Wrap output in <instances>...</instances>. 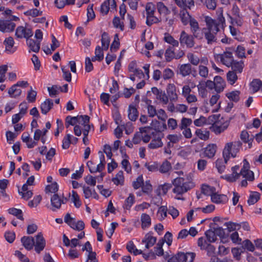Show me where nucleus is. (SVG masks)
Segmentation results:
<instances>
[{"mask_svg":"<svg viewBox=\"0 0 262 262\" xmlns=\"http://www.w3.org/2000/svg\"><path fill=\"white\" fill-rule=\"evenodd\" d=\"M244 162L245 163L241 170V175L244 178H245L247 180L252 181L254 179V173L252 171L249 169V163L246 159H244Z\"/></svg>","mask_w":262,"mask_h":262,"instance_id":"nucleus-12","label":"nucleus"},{"mask_svg":"<svg viewBox=\"0 0 262 262\" xmlns=\"http://www.w3.org/2000/svg\"><path fill=\"white\" fill-rule=\"evenodd\" d=\"M53 106V102L52 99H47L40 104V109L43 114H47Z\"/></svg>","mask_w":262,"mask_h":262,"instance_id":"nucleus-23","label":"nucleus"},{"mask_svg":"<svg viewBox=\"0 0 262 262\" xmlns=\"http://www.w3.org/2000/svg\"><path fill=\"white\" fill-rule=\"evenodd\" d=\"M233 50L231 51H226L223 54H219L216 55L217 59H220L223 64H225L228 67H230L232 63L234 61L233 57Z\"/></svg>","mask_w":262,"mask_h":262,"instance_id":"nucleus-7","label":"nucleus"},{"mask_svg":"<svg viewBox=\"0 0 262 262\" xmlns=\"http://www.w3.org/2000/svg\"><path fill=\"white\" fill-rule=\"evenodd\" d=\"M71 143V135L69 134H68L63 139L62 147L64 149H67L69 147Z\"/></svg>","mask_w":262,"mask_h":262,"instance_id":"nucleus-58","label":"nucleus"},{"mask_svg":"<svg viewBox=\"0 0 262 262\" xmlns=\"http://www.w3.org/2000/svg\"><path fill=\"white\" fill-rule=\"evenodd\" d=\"M193 35H189L185 31L181 32L180 42L181 45H186L187 48H192L194 45Z\"/></svg>","mask_w":262,"mask_h":262,"instance_id":"nucleus-8","label":"nucleus"},{"mask_svg":"<svg viewBox=\"0 0 262 262\" xmlns=\"http://www.w3.org/2000/svg\"><path fill=\"white\" fill-rule=\"evenodd\" d=\"M157 238L153 236L151 233H147L142 241V243L145 244V248L149 249L156 243Z\"/></svg>","mask_w":262,"mask_h":262,"instance_id":"nucleus-19","label":"nucleus"},{"mask_svg":"<svg viewBox=\"0 0 262 262\" xmlns=\"http://www.w3.org/2000/svg\"><path fill=\"white\" fill-rule=\"evenodd\" d=\"M195 134L200 139L203 140H207L209 137V132L206 129H197Z\"/></svg>","mask_w":262,"mask_h":262,"instance_id":"nucleus-34","label":"nucleus"},{"mask_svg":"<svg viewBox=\"0 0 262 262\" xmlns=\"http://www.w3.org/2000/svg\"><path fill=\"white\" fill-rule=\"evenodd\" d=\"M112 181L116 185L119 184L122 185L124 182L123 172L121 170L119 171L116 174V177L112 179Z\"/></svg>","mask_w":262,"mask_h":262,"instance_id":"nucleus-36","label":"nucleus"},{"mask_svg":"<svg viewBox=\"0 0 262 262\" xmlns=\"http://www.w3.org/2000/svg\"><path fill=\"white\" fill-rule=\"evenodd\" d=\"M21 242L24 247L28 250L32 249L34 245V238L31 236L23 237Z\"/></svg>","mask_w":262,"mask_h":262,"instance_id":"nucleus-22","label":"nucleus"},{"mask_svg":"<svg viewBox=\"0 0 262 262\" xmlns=\"http://www.w3.org/2000/svg\"><path fill=\"white\" fill-rule=\"evenodd\" d=\"M240 93L239 91H233L226 93V96L230 101L237 102L239 100Z\"/></svg>","mask_w":262,"mask_h":262,"instance_id":"nucleus-31","label":"nucleus"},{"mask_svg":"<svg viewBox=\"0 0 262 262\" xmlns=\"http://www.w3.org/2000/svg\"><path fill=\"white\" fill-rule=\"evenodd\" d=\"M201 1L208 9L213 10L216 8V2L215 0H201Z\"/></svg>","mask_w":262,"mask_h":262,"instance_id":"nucleus-42","label":"nucleus"},{"mask_svg":"<svg viewBox=\"0 0 262 262\" xmlns=\"http://www.w3.org/2000/svg\"><path fill=\"white\" fill-rule=\"evenodd\" d=\"M141 227L143 229L148 228L151 225V218L146 213H142L141 215Z\"/></svg>","mask_w":262,"mask_h":262,"instance_id":"nucleus-26","label":"nucleus"},{"mask_svg":"<svg viewBox=\"0 0 262 262\" xmlns=\"http://www.w3.org/2000/svg\"><path fill=\"white\" fill-rule=\"evenodd\" d=\"M180 18L183 25H187L193 17L190 15L186 8H183L180 11Z\"/></svg>","mask_w":262,"mask_h":262,"instance_id":"nucleus-18","label":"nucleus"},{"mask_svg":"<svg viewBox=\"0 0 262 262\" xmlns=\"http://www.w3.org/2000/svg\"><path fill=\"white\" fill-rule=\"evenodd\" d=\"M58 190V185L57 183L55 182L52 183L50 185H48L46 187L45 191L46 193L51 192L56 193V192Z\"/></svg>","mask_w":262,"mask_h":262,"instance_id":"nucleus-47","label":"nucleus"},{"mask_svg":"<svg viewBox=\"0 0 262 262\" xmlns=\"http://www.w3.org/2000/svg\"><path fill=\"white\" fill-rule=\"evenodd\" d=\"M172 168L171 163L167 160H165L162 164L159 166L158 170L162 173H166L169 172Z\"/></svg>","mask_w":262,"mask_h":262,"instance_id":"nucleus-29","label":"nucleus"},{"mask_svg":"<svg viewBox=\"0 0 262 262\" xmlns=\"http://www.w3.org/2000/svg\"><path fill=\"white\" fill-rule=\"evenodd\" d=\"M146 16L154 15L156 10V6L152 3H147L145 7Z\"/></svg>","mask_w":262,"mask_h":262,"instance_id":"nucleus-56","label":"nucleus"},{"mask_svg":"<svg viewBox=\"0 0 262 262\" xmlns=\"http://www.w3.org/2000/svg\"><path fill=\"white\" fill-rule=\"evenodd\" d=\"M187 57L189 61L194 66H198L200 63V59L193 53H188Z\"/></svg>","mask_w":262,"mask_h":262,"instance_id":"nucleus-46","label":"nucleus"},{"mask_svg":"<svg viewBox=\"0 0 262 262\" xmlns=\"http://www.w3.org/2000/svg\"><path fill=\"white\" fill-rule=\"evenodd\" d=\"M134 202L135 196L133 194L130 193L128 198L125 200L123 207L125 209L129 210Z\"/></svg>","mask_w":262,"mask_h":262,"instance_id":"nucleus-40","label":"nucleus"},{"mask_svg":"<svg viewBox=\"0 0 262 262\" xmlns=\"http://www.w3.org/2000/svg\"><path fill=\"white\" fill-rule=\"evenodd\" d=\"M242 143L240 141L229 142L226 144L223 149V156L225 163H227L230 156L234 158L241 148Z\"/></svg>","mask_w":262,"mask_h":262,"instance_id":"nucleus-2","label":"nucleus"},{"mask_svg":"<svg viewBox=\"0 0 262 262\" xmlns=\"http://www.w3.org/2000/svg\"><path fill=\"white\" fill-rule=\"evenodd\" d=\"M191 32L196 38L201 39L203 37V33L201 32L198 21L193 17L189 23Z\"/></svg>","mask_w":262,"mask_h":262,"instance_id":"nucleus-10","label":"nucleus"},{"mask_svg":"<svg viewBox=\"0 0 262 262\" xmlns=\"http://www.w3.org/2000/svg\"><path fill=\"white\" fill-rule=\"evenodd\" d=\"M161 21V19L155 16L154 14L146 16V24L148 26H151L154 24H158Z\"/></svg>","mask_w":262,"mask_h":262,"instance_id":"nucleus-39","label":"nucleus"},{"mask_svg":"<svg viewBox=\"0 0 262 262\" xmlns=\"http://www.w3.org/2000/svg\"><path fill=\"white\" fill-rule=\"evenodd\" d=\"M120 42L119 41L118 35L117 34H115L114 40L112 43L110 48V50L112 52H116L119 48Z\"/></svg>","mask_w":262,"mask_h":262,"instance_id":"nucleus-59","label":"nucleus"},{"mask_svg":"<svg viewBox=\"0 0 262 262\" xmlns=\"http://www.w3.org/2000/svg\"><path fill=\"white\" fill-rule=\"evenodd\" d=\"M71 200L74 203V206L76 208H79L81 205L79 195H78L77 193L74 190L72 191Z\"/></svg>","mask_w":262,"mask_h":262,"instance_id":"nucleus-48","label":"nucleus"},{"mask_svg":"<svg viewBox=\"0 0 262 262\" xmlns=\"http://www.w3.org/2000/svg\"><path fill=\"white\" fill-rule=\"evenodd\" d=\"M219 118L220 115H213L209 116L208 118V123L212 124V126L211 128L216 134H221L222 132H224L228 126V125L224 126L219 125V123L217 121L219 119Z\"/></svg>","mask_w":262,"mask_h":262,"instance_id":"nucleus-5","label":"nucleus"},{"mask_svg":"<svg viewBox=\"0 0 262 262\" xmlns=\"http://www.w3.org/2000/svg\"><path fill=\"white\" fill-rule=\"evenodd\" d=\"M211 201L216 204H225L228 201V198L225 194H219L215 192L211 196Z\"/></svg>","mask_w":262,"mask_h":262,"instance_id":"nucleus-20","label":"nucleus"},{"mask_svg":"<svg viewBox=\"0 0 262 262\" xmlns=\"http://www.w3.org/2000/svg\"><path fill=\"white\" fill-rule=\"evenodd\" d=\"M205 38L207 40L208 44H212L213 42H216L217 38L216 37V33L213 32L210 30L205 29H203Z\"/></svg>","mask_w":262,"mask_h":262,"instance_id":"nucleus-24","label":"nucleus"},{"mask_svg":"<svg viewBox=\"0 0 262 262\" xmlns=\"http://www.w3.org/2000/svg\"><path fill=\"white\" fill-rule=\"evenodd\" d=\"M8 93L10 97L15 98L20 95L21 90L18 89L15 84H14L8 90Z\"/></svg>","mask_w":262,"mask_h":262,"instance_id":"nucleus-28","label":"nucleus"},{"mask_svg":"<svg viewBox=\"0 0 262 262\" xmlns=\"http://www.w3.org/2000/svg\"><path fill=\"white\" fill-rule=\"evenodd\" d=\"M36 242H34V250L37 253H40L46 246V241L41 232L38 233L36 236Z\"/></svg>","mask_w":262,"mask_h":262,"instance_id":"nucleus-11","label":"nucleus"},{"mask_svg":"<svg viewBox=\"0 0 262 262\" xmlns=\"http://www.w3.org/2000/svg\"><path fill=\"white\" fill-rule=\"evenodd\" d=\"M195 257V253L194 252H178L174 256L172 257L169 262H193Z\"/></svg>","mask_w":262,"mask_h":262,"instance_id":"nucleus-4","label":"nucleus"},{"mask_svg":"<svg viewBox=\"0 0 262 262\" xmlns=\"http://www.w3.org/2000/svg\"><path fill=\"white\" fill-rule=\"evenodd\" d=\"M139 115L137 109L132 105H130L128 109V117L132 121H135Z\"/></svg>","mask_w":262,"mask_h":262,"instance_id":"nucleus-25","label":"nucleus"},{"mask_svg":"<svg viewBox=\"0 0 262 262\" xmlns=\"http://www.w3.org/2000/svg\"><path fill=\"white\" fill-rule=\"evenodd\" d=\"M167 96L171 101H176L178 99V95L176 93V87L173 84L169 83L166 88Z\"/></svg>","mask_w":262,"mask_h":262,"instance_id":"nucleus-16","label":"nucleus"},{"mask_svg":"<svg viewBox=\"0 0 262 262\" xmlns=\"http://www.w3.org/2000/svg\"><path fill=\"white\" fill-rule=\"evenodd\" d=\"M151 102V101L150 100H146V102L147 104L146 108L147 110L148 116L149 117L152 118L157 115V112L156 107L150 104Z\"/></svg>","mask_w":262,"mask_h":262,"instance_id":"nucleus-33","label":"nucleus"},{"mask_svg":"<svg viewBox=\"0 0 262 262\" xmlns=\"http://www.w3.org/2000/svg\"><path fill=\"white\" fill-rule=\"evenodd\" d=\"M164 40L165 42L171 45V47H178L179 46V42L178 40L174 39L173 37L169 34H165L164 37Z\"/></svg>","mask_w":262,"mask_h":262,"instance_id":"nucleus-41","label":"nucleus"},{"mask_svg":"<svg viewBox=\"0 0 262 262\" xmlns=\"http://www.w3.org/2000/svg\"><path fill=\"white\" fill-rule=\"evenodd\" d=\"M151 129H153L155 132L152 133H162L166 129V125L164 122H161L157 120H153L150 123Z\"/></svg>","mask_w":262,"mask_h":262,"instance_id":"nucleus-17","label":"nucleus"},{"mask_svg":"<svg viewBox=\"0 0 262 262\" xmlns=\"http://www.w3.org/2000/svg\"><path fill=\"white\" fill-rule=\"evenodd\" d=\"M217 146L215 144H210L204 149V155L208 158L214 156L216 151Z\"/></svg>","mask_w":262,"mask_h":262,"instance_id":"nucleus-21","label":"nucleus"},{"mask_svg":"<svg viewBox=\"0 0 262 262\" xmlns=\"http://www.w3.org/2000/svg\"><path fill=\"white\" fill-rule=\"evenodd\" d=\"M144 166L149 171L151 172L158 171L159 169V164L156 162L146 163L144 164Z\"/></svg>","mask_w":262,"mask_h":262,"instance_id":"nucleus-49","label":"nucleus"},{"mask_svg":"<svg viewBox=\"0 0 262 262\" xmlns=\"http://www.w3.org/2000/svg\"><path fill=\"white\" fill-rule=\"evenodd\" d=\"M27 45L30 50L34 52H38L40 49V41H37L32 39H28L27 40Z\"/></svg>","mask_w":262,"mask_h":262,"instance_id":"nucleus-27","label":"nucleus"},{"mask_svg":"<svg viewBox=\"0 0 262 262\" xmlns=\"http://www.w3.org/2000/svg\"><path fill=\"white\" fill-rule=\"evenodd\" d=\"M192 122L191 119L183 117L181 120V123L179 124V127L181 130H183L185 128H188Z\"/></svg>","mask_w":262,"mask_h":262,"instance_id":"nucleus-43","label":"nucleus"},{"mask_svg":"<svg viewBox=\"0 0 262 262\" xmlns=\"http://www.w3.org/2000/svg\"><path fill=\"white\" fill-rule=\"evenodd\" d=\"M173 75V72L171 69L166 68L163 71L162 77L164 80H167L171 78Z\"/></svg>","mask_w":262,"mask_h":262,"instance_id":"nucleus-64","label":"nucleus"},{"mask_svg":"<svg viewBox=\"0 0 262 262\" xmlns=\"http://www.w3.org/2000/svg\"><path fill=\"white\" fill-rule=\"evenodd\" d=\"M201 190L203 194L206 195H210L211 197L212 195L215 193L216 189L214 187L203 184L202 186Z\"/></svg>","mask_w":262,"mask_h":262,"instance_id":"nucleus-32","label":"nucleus"},{"mask_svg":"<svg viewBox=\"0 0 262 262\" xmlns=\"http://www.w3.org/2000/svg\"><path fill=\"white\" fill-rule=\"evenodd\" d=\"M260 199V193L254 191L249 196L248 200V203L249 205H253L256 203Z\"/></svg>","mask_w":262,"mask_h":262,"instance_id":"nucleus-38","label":"nucleus"},{"mask_svg":"<svg viewBox=\"0 0 262 262\" xmlns=\"http://www.w3.org/2000/svg\"><path fill=\"white\" fill-rule=\"evenodd\" d=\"M208 69L204 66L200 65L199 66V73L200 76L203 78H207L208 75Z\"/></svg>","mask_w":262,"mask_h":262,"instance_id":"nucleus-60","label":"nucleus"},{"mask_svg":"<svg viewBox=\"0 0 262 262\" xmlns=\"http://www.w3.org/2000/svg\"><path fill=\"white\" fill-rule=\"evenodd\" d=\"M205 235L209 243L214 242L216 240V235L212 229L206 231Z\"/></svg>","mask_w":262,"mask_h":262,"instance_id":"nucleus-57","label":"nucleus"},{"mask_svg":"<svg viewBox=\"0 0 262 262\" xmlns=\"http://www.w3.org/2000/svg\"><path fill=\"white\" fill-rule=\"evenodd\" d=\"M172 183L174 186L172 191L177 194H182L194 187L192 182H185L184 178L180 177L174 179Z\"/></svg>","mask_w":262,"mask_h":262,"instance_id":"nucleus-3","label":"nucleus"},{"mask_svg":"<svg viewBox=\"0 0 262 262\" xmlns=\"http://www.w3.org/2000/svg\"><path fill=\"white\" fill-rule=\"evenodd\" d=\"M230 67H231L234 72L241 73L244 68V62L242 61H237L234 60Z\"/></svg>","mask_w":262,"mask_h":262,"instance_id":"nucleus-35","label":"nucleus"},{"mask_svg":"<svg viewBox=\"0 0 262 262\" xmlns=\"http://www.w3.org/2000/svg\"><path fill=\"white\" fill-rule=\"evenodd\" d=\"M157 8L158 12L160 14L166 15L168 14V9L162 2H158L157 4Z\"/></svg>","mask_w":262,"mask_h":262,"instance_id":"nucleus-50","label":"nucleus"},{"mask_svg":"<svg viewBox=\"0 0 262 262\" xmlns=\"http://www.w3.org/2000/svg\"><path fill=\"white\" fill-rule=\"evenodd\" d=\"M227 78L228 82L232 85L237 80V76L234 71H229L227 74Z\"/></svg>","mask_w":262,"mask_h":262,"instance_id":"nucleus-55","label":"nucleus"},{"mask_svg":"<svg viewBox=\"0 0 262 262\" xmlns=\"http://www.w3.org/2000/svg\"><path fill=\"white\" fill-rule=\"evenodd\" d=\"M33 34V31L31 28H25L23 26L18 27L15 31V36L17 38H25L27 40L32 36Z\"/></svg>","mask_w":262,"mask_h":262,"instance_id":"nucleus-9","label":"nucleus"},{"mask_svg":"<svg viewBox=\"0 0 262 262\" xmlns=\"http://www.w3.org/2000/svg\"><path fill=\"white\" fill-rule=\"evenodd\" d=\"M262 85L261 81L258 79H254L250 83L253 93L257 92Z\"/></svg>","mask_w":262,"mask_h":262,"instance_id":"nucleus-51","label":"nucleus"},{"mask_svg":"<svg viewBox=\"0 0 262 262\" xmlns=\"http://www.w3.org/2000/svg\"><path fill=\"white\" fill-rule=\"evenodd\" d=\"M165 57L167 61H170L172 59L175 58L176 53L173 47H169L165 53Z\"/></svg>","mask_w":262,"mask_h":262,"instance_id":"nucleus-37","label":"nucleus"},{"mask_svg":"<svg viewBox=\"0 0 262 262\" xmlns=\"http://www.w3.org/2000/svg\"><path fill=\"white\" fill-rule=\"evenodd\" d=\"M15 27V24L9 20L0 21V31L9 32L13 31Z\"/></svg>","mask_w":262,"mask_h":262,"instance_id":"nucleus-14","label":"nucleus"},{"mask_svg":"<svg viewBox=\"0 0 262 262\" xmlns=\"http://www.w3.org/2000/svg\"><path fill=\"white\" fill-rule=\"evenodd\" d=\"M142 184H143V176L140 175L136 179V181L133 182V187L134 189H138L142 186Z\"/></svg>","mask_w":262,"mask_h":262,"instance_id":"nucleus-63","label":"nucleus"},{"mask_svg":"<svg viewBox=\"0 0 262 262\" xmlns=\"http://www.w3.org/2000/svg\"><path fill=\"white\" fill-rule=\"evenodd\" d=\"M225 225L227 227L229 231H235L239 230L241 228V224L233 222H227L225 223Z\"/></svg>","mask_w":262,"mask_h":262,"instance_id":"nucleus-53","label":"nucleus"},{"mask_svg":"<svg viewBox=\"0 0 262 262\" xmlns=\"http://www.w3.org/2000/svg\"><path fill=\"white\" fill-rule=\"evenodd\" d=\"M217 17L213 19L210 17L207 16L205 18L207 28L205 29L210 30L214 33H217L220 28H224L225 24V19L223 15V10L217 12Z\"/></svg>","mask_w":262,"mask_h":262,"instance_id":"nucleus-1","label":"nucleus"},{"mask_svg":"<svg viewBox=\"0 0 262 262\" xmlns=\"http://www.w3.org/2000/svg\"><path fill=\"white\" fill-rule=\"evenodd\" d=\"M191 72V66L189 63L183 64L180 68V73L185 77L190 74Z\"/></svg>","mask_w":262,"mask_h":262,"instance_id":"nucleus-30","label":"nucleus"},{"mask_svg":"<svg viewBox=\"0 0 262 262\" xmlns=\"http://www.w3.org/2000/svg\"><path fill=\"white\" fill-rule=\"evenodd\" d=\"M8 212L10 214L15 215L17 219L23 221L24 220L23 216V212L21 210L16 209L15 208H11L8 210Z\"/></svg>","mask_w":262,"mask_h":262,"instance_id":"nucleus-44","label":"nucleus"},{"mask_svg":"<svg viewBox=\"0 0 262 262\" xmlns=\"http://www.w3.org/2000/svg\"><path fill=\"white\" fill-rule=\"evenodd\" d=\"M78 122V116L76 117H71L70 116H68L66 119V127L68 128L69 125H74L77 123Z\"/></svg>","mask_w":262,"mask_h":262,"instance_id":"nucleus-54","label":"nucleus"},{"mask_svg":"<svg viewBox=\"0 0 262 262\" xmlns=\"http://www.w3.org/2000/svg\"><path fill=\"white\" fill-rule=\"evenodd\" d=\"M42 11L38 10L36 8L29 10L24 12V14L27 16H31L33 17H35L41 15Z\"/></svg>","mask_w":262,"mask_h":262,"instance_id":"nucleus-45","label":"nucleus"},{"mask_svg":"<svg viewBox=\"0 0 262 262\" xmlns=\"http://www.w3.org/2000/svg\"><path fill=\"white\" fill-rule=\"evenodd\" d=\"M37 95V92L32 89V88H30V90L28 92L27 99L29 102L33 103L36 100Z\"/></svg>","mask_w":262,"mask_h":262,"instance_id":"nucleus-52","label":"nucleus"},{"mask_svg":"<svg viewBox=\"0 0 262 262\" xmlns=\"http://www.w3.org/2000/svg\"><path fill=\"white\" fill-rule=\"evenodd\" d=\"M226 163H225V161L224 160L223 162L222 159H218L216 160L215 162L216 167L220 173H222L224 171L225 169V164Z\"/></svg>","mask_w":262,"mask_h":262,"instance_id":"nucleus-61","label":"nucleus"},{"mask_svg":"<svg viewBox=\"0 0 262 262\" xmlns=\"http://www.w3.org/2000/svg\"><path fill=\"white\" fill-rule=\"evenodd\" d=\"M51 208L53 211H56L61 208L62 203L64 202L61 200V198L57 194H54L50 199Z\"/></svg>","mask_w":262,"mask_h":262,"instance_id":"nucleus-13","label":"nucleus"},{"mask_svg":"<svg viewBox=\"0 0 262 262\" xmlns=\"http://www.w3.org/2000/svg\"><path fill=\"white\" fill-rule=\"evenodd\" d=\"M4 44L5 46L6 51L8 53L12 54L17 50V47L14 46V41L12 37L6 38L4 41Z\"/></svg>","mask_w":262,"mask_h":262,"instance_id":"nucleus-15","label":"nucleus"},{"mask_svg":"<svg viewBox=\"0 0 262 262\" xmlns=\"http://www.w3.org/2000/svg\"><path fill=\"white\" fill-rule=\"evenodd\" d=\"M156 98L160 100L165 104H166L168 103L169 99L168 96L165 94V92L162 91V90H161V92L159 93V95L156 97Z\"/></svg>","mask_w":262,"mask_h":262,"instance_id":"nucleus-62","label":"nucleus"},{"mask_svg":"<svg viewBox=\"0 0 262 262\" xmlns=\"http://www.w3.org/2000/svg\"><path fill=\"white\" fill-rule=\"evenodd\" d=\"M151 135L152 139L148 146L150 149H156L161 147L163 146V143L162 141V138H163L164 135L162 133H151Z\"/></svg>","mask_w":262,"mask_h":262,"instance_id":"nucleus-6","label":"nucleus"}]
</instances>
